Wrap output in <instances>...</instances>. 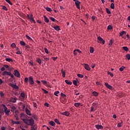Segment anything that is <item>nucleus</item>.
Here are the masks:
<instances>
[{
	"label": "nucleus",
	"instance_id": "f257e3e1",
	"mask_svg": "<svg viewBox=\"0 0 130 130\" xmlns=\"http://www.w3.org/2000/svg\"><path fill=\"white\" fill-rule=\"evenodd\" d=\"M23 122H24L25 124H26L27 125H34L35 123V121L32 118H29V119H27L22 120Z\"/></svg>",
	"mask_w": 130,
	"mask_h": 130
},
{
	"label": "nucleus",
	"instance_id": "f03ea898",
	"mask_svg": "<svg viewBox=\"0 0 130 130\" xmlns=\"http://www.w3.org/2000/svg\"><path fill=\"white\" fill-rule=\"evenodd\" d=\"M14 68H9L8 70L9 72L8 71H4L3 72V75H6L7 76H10V77H11V78H12V79H14V75H13L11 72H13V71H14Z\"/></svg>",
	"mask_w": 130,
	"mask_h": 130
},
{
	"label": "nucleus",
	"instance_id": "7ed1b4c3",
	"mask_svg": "<svg viewBox=\"0 0 130 130\" xmlns=\"http://www.w3.org/2000/svg\"><path fill=\"white\" fill-rule=\"evenodd\" d=\"M2 106L4 107V111L5 112L6 114H9L10 113L11 110L6 106V105L2 104Z\"/></svg>",
	"mask_w": 130,
	"mask_h": 130
},
{
	"label": "nucleus",
	"instance_id": "20e7f679",
	"mask_svg": "<svg viewBox=\"0 0 130 130\" xmlns=\"http://www.w3.org/2000/svg\"><path fill=\"white\" fill-rule=\"evenodd\" d=\"M11 111H12L13 113H15V114H18V113H19V111L16 109V107L15 106L11 107Z\"/></svg>",
	"mask_w": 130,
	"mask_h": 130
},
{
	"label": "nucleus",
	"instance_id": "39448f33",
	"mask_svg": "<svg viewBox=\"0 0 130 130\" xmlns=\"http://www.w3.org/2000/svg\"><path fill=\"white\" fill-rule=\"evenodd\" d=\"M28 82L29 83V85H34V80H33V77L32 76H30L28 77Z\"/></svg>",
	"mask_w": 130,
	"mask_h": 130
},
{
	"label": "nucleus",
	"instance_id": "423d86ee",
	"mask_svg": "<svg viewBox=\"0 0 130 130\" xmlns=\"http://www.w3.org/2000/svg\"><path fill=\"white\" fill-rule=\"evenodd\" d=\"M20 117V119L22 120H24L30 119V118H27V115L21 114Z\"/></svg>",
	"mask_w": 130,
	"mask_h": 130
},
{
	"label": "nucleus",
	"instance_id": "0eeeda50",
	"mask_svg": "<svg viewBox=\"0 0 130 130\" xmlns=\"http://www.w3.org/2000/svg\"><path fill=\"white\" fill-rule=\"evenodd\" d=\"M14 75L17 78H20V72L17 70H14Z\"/></svg>",
	"mask_w": 130,
	"mask_h": 130
},
{
	"label": "nucleus",
	"instance_id": "6e6552de",
	"mask_svg": "<svg viewBox=\"0 0 130 130\" xmlns=\"http://www.w3.org/2000/svg\"><path fill=\"white\" fill-rule=\"evenodd\" d=\"M9 86L13 89H19V86H17L16 84H13L12 83H9Z\"/></svg>",
	"mask_w": 130,
	"mask_h": 130
},
{
	"label": "nucleus",
	"instance_id": "1a4fd4ad",
	"mask_svg": "<svg viewBox=\"0 0 130 130\" xmlns=\"http://www.w3.org/2000/svg\"><path fill=\"white\" fill-rule=\"evenodd\" d=\"M98 40H99L100 43H102V44H105V41H104L103 39L101 38V37H98Z\"/></svg>",
	"mask_w": 130,
	"mask_h": 130
},
{
	"label": "nucleus",
	"instance_id": "9d476101",
	"mask_svg": "<svg viewBox=\"0 0 130 130\" xmlns=\"http://www.w3.org/2000/svg\"><path fill=\"white\" fill-rule=\"evenodd\" d=\"M95 127L97 129H103V126H102V125H99V124L95 125Z\"/></svg>",
	"mask_w": 130,
	"mask_h": 130
},
{
	"label": "nucleus",
	"instance_id": "9b49d317",
	"mask_svg": "<svg viewBox=\"0 0 130 130\" xmlns=\"http://www.w3.org/2000/svg\"><path fill=\"white\" fill-rule=\"evenodd\" d=\"M105 85L106 87V88H108V89H109V90H112V86L108 84V83L105 82Z\"/></svg>",
	"mask_w": 130,
	"mask_h": 130
},
{
	"label": "nucleus",
	"instance_id": "f8f14e48",
	"mask_svg": "<svg viewBox=\"0 0 130 130\" xmlns=\"http://www.w3.org/2000/svg\"><path fill=\"white\" fill-rule=\"evenodd\" d=\"M52 28H53L54 29H55V30H56V31H59V30H60V28H59V26L58 25H53L52 26Z\"/></svg>",
	"mask_w": 130,
	"mask_h": 130
},
{
	"label": "nucleus",
	"instance_id": "ddd939ff",
	"mask_svg": "<svg viewBox=\"0 0 130 130\" xmlns=\"http://www.w3.org/2000/svg\"><path fill=\"white\" fill-rule=\"evenodd\" d=\"M31 127L30 130H37V126H36V124H33V125H29Z\"/></svg>",
	"mask_w": 130,
	"mask_h": 130
},
{
	"label": "nucleus",
	"instance_id": "4468645a",
	"mask_svg": "<svg viewBox=\"0 0 130 130\" xmlns=\"http://www.w3.org/2000/svg\"><path fill=\"white\" fill-rule=\"evenodd\" d=\"M75 4L76 6V7L80 9V4H81V3L78 1H76V2H75Z\"/></svg>",
	"mask_w": 130,
	"mask_h": 130
},
{
	"label": "nucleus",
	"instance_id": "2eb2a0df",
	"mask_svg": "<svg viewBox=\"0 0 130 130\" xmlns=\"http://www.w3.org/2000/svg\"><path fill=\"white\" fill-rule=\"evenodd\" d=\"M84 68L87 71H90L91 70V68H90V67L89 66V64H85Z\"/></svg>",
	"mask_w": 130,
	"mask_h": 130
},
{
	"label": "nucleus",
	"instance_id": "dca6fc26",
	"mask_svg": "<svg viewBox=\"0 0 130 130\" xmlns=\"http://www.w3.org/2000/svg\"><path fill=\"white\" fill-rule=\"evenodd\" d=\"M74 106H75V107H79V106H83V105L80 103H75Z\"/></svg>",
	"mask_w": 130,
	"mask_h": 130
},
{
	"label": "nucleus",
	"instance_id": "f3484780",
	"mask_svg": "<svg viewBox=\"0 0 130 130\" xmlns=\"http://www.w3.org/2000/svg\"><path fill=\"white\" fill-rule=\"evenodd\" d=\"M92 107H94V108H97V106H98V103L94 102L92 104Z\"/></svg>",
	"mask_w": 130,
	"mask_h": 130
},
{
	"label": "nucleus",
	"instance_id": "a211bd4d",
	"mask_svg": "<svg viewBox=\"0 0 130 130\" xmlns=\"http://www.w3.org/2000/svg\"><path fill=\"white\" fill-rule=\"evenodd\" d=\"M11 102H13V103H16V102H17V99L15 98H11Z\"/></svg>",
	"mask_w": 130,
	"mask_h": 130
},
{
	"label": "nucleus",
	"instance_id": "6ab92c4d",
	"mask_svg": "<svg viewBox=\"0 0 130 130\" xmlns=\"http://www.w3.org/2000/svg\"><path fill=\"white\" fill-rule=\"evenodd\" d=\"M49 124L51 125V126L55 127V123L53 122V121H51L49 122Z\"/></svg>",
	"mask_w": 130,
	"mask_h": 130
},
{
	"label": "nucleus",
	"instance_id": "aec40b11",
	"mask_svg": "<svg viewBox=\"0 0 130 130\" xmlns=\"http://www.w3.org/2000/svg\"><path fill=\"white\" fill-rule=\"evenodd\" d=\"M62 76L63 78H66V71H63V69L61 70Z\"/></svg>",
	"mask_w": 130,
	"mask_h": 130
},
{
	"label": "nucleus",
	"instance_id": "412c9836",
	"mask_svg": "<svg viewBox=\"0 0 130 130\" xmlns=\"http://www.w3.org/2000/svg\"><path fill=\"white\" fill-rule=\"evenodd\" d=\"M44 21L45 22H46V23H49V19H48V18L46 16H44Z\"/></svg>",
	"mask_w": 130,
	"mask_h": 130
},
{
	"label": "nucleus",
	"instance_id": "4be33fe9",
	"mask_svg": "<svg viewBox=\"0 0 130 130\" xmlns=\"http://www.w3.org/2000/svg\"><path fill=\"white\" fill-rule=\"evenodd\" d=\"M41 82L44 84V85H45V86H48L49 83H47V81L45 80H42Z\"/></svg>",
	"mask_w": 130,
	"mask_h": 130
},
{
	"label": "nucleus",
	"instance_id": "5701e85b",
	"mask_svg": "<svg viewBox=\"0 0 130 130\" xmlns=\"http://www.w3.org/2000/svg\"><path fill=\"white\" fill-rule=\"evenodd\" d=\"M5 60H6V61H8V62H13V59L12 58H7L5 59Z\"/></svg>",
	"mask_w": 130,
	"mask_h": 130
},
{
	"label": "nucleus",
	"instance_id": "b1692460",
	"mask_svg": "<svg viewBox=\"0 0 130 130\" xmlns=\"http://www.w3.org/2000/svg\"><path fill=\"white\" fill-rule=\"evenodd\" d=\"M65 83H66V84H68V85H72V84H73V82H72V81H69L68 80H65Z\"/></svg>",
	"mask_w": 130,
	"mask_h": 130
},
{
	"label": "nucleus",
	"instance_id": "393cba45",
	"mask_svg": "<svg viewBox=\"0 0 130 130\" xmlns=\"http://www.w3.org/2000/svg\"><path fill=\"white\" fill-rule=\"evenodd\" d=\"M20 96L22 97V99H25V92H21Z\"/></svg>",
	"mask_w": 130,
	"mask_h": 130
},
{
	"label": "nucleus",
	"instance_id": "a878e982",
	"mask_svg": "<svg viewBox=\"0 0 130 130\" xmlns=\"http://www.w3.org/2000/svg\"><path fill=\"white\" fill-rule=\"evenodd\" d=\"M11 123H12L13 124H19V121H14L13 120H11Z\"/></svg>",
	"mask_w": 130,
	"mask_h": 130
},
{
	"label": "nucleus",
	"instance_id": "bb28decb",
	"mask_svg": "<svg viewBox=\"0 0 130 130\" xmlns=\"http://www.w3.org/2000/svg\"><path fill=\"white\" fill-rule=\"evenodd\" d=\"M36 61H37V62L39 63V64H41V63L42 62V61H41V59H40V58L37 59Z\"/></svg>",
	"mask_w": 130,
	"mask_h": 130
},
{
	"label": "nucleus",
	"instance_id": "cd10ccee",
	"mask_svg": "<svg viewBox=\"0 0 130 130\" xmlns=\"http://www.w3.org/2000/svg\"><path fill=\"white\" fill-rule=\"evenodd\" d=\"M20 45H22V46H25L26 45V43L24 42V41H21L20 42Z\"/></svg>",
	"mask_w": 130,
	"mask_h": 130
},
{
	"label": "nucleus",
	"instance_id": "c85d7f7f",
	"mask_svg": "<svg viewBox=\"0 0 130 130\" xmlns=\"http://www.w3.org/2000/svg\"><path fill=\"white\" fill-rule=\"evenodd\" d=\"M122 125H123V122H121L120 123H118V124H117L118 127H120L122 126Z\"/></svg>",
	"mask_w": 130,
	"mask_h": 130
},
{
	"label": "nucleus",
	"instance_id": "c756f323",
	"mask_svg": "<svg viewBox=\"0 0 130 130\" xmlns=\"http://www.w3.org/2000/svg\"><path fill=\"white\" fill-rule=\"evenodd\" d=\"M125 69V67H124V66H122L119 68V71H120V72H123V70H124Z\"/></svg>",
	"mask_w": 130,
	"mask_h": 130
},
{
	"label": "nucleus",
	"instance_id": "7c9ffc66",
	"mask_svg": "<svg viewBox=\"0 0 130 130\" xmlns=\"http://www.w3.org/2000/svg\"><path fill=\"white\" fill-rule=\"evenodd\" d=\"M106 13H107L109 14H111V12L110 11V10H109V9L108 8H106Z\"/></svg>",
	"mask_w": 130,
	"mask_h": 130
},
{
	"label": "nucleus",
	"instance_id": "2f4dec72",
	"mask_svg": "<svg viewBox=\"0 0 130 130\" xmlns=\"http://www.w3.org/2000/svg\"><path fill=\"white\" fill-rule=\"evenodd\" d=\"M92 94L94 96H95V97H97V96H98V92L96 91H93Z\"/></svg>",
	"mask_w": 130,
	"mask_h": 130
},
{
	"label": "nucleus",
	"instance_id": "473e14b6",
	"mask_svg": "<svg viewBox=\"0 0 130 130\" xmlns=\"http://www.w3.org/2000/svg\"><path fill=\"white\" fill-rule=\"evenodd\" d=\"M46 10L48 11V12H52V10H51V8H49V7H46L45 8Z\"/></svg>",
	"mask_w": 130,
	"mask_h": 130
},
{
	"label": "nucleus",
	"instance_id": "72a5a7b5",
	"mask_svg": "<svg viewBox=\"0 0 130 130\" xmlns=\"http://www.w3.org/2000/svg\"><path fill=\"white\" fill-rule=\"evenodd\" d=\"M89 51L90 53H93V52H94V48L90 47Z\"/></svg>",
	"mask_w": 130,
	"mask_h": 130
},
{
	"label": "nucleus",
	"instance_id": "f704fd0d",
	"mask_svg": "<svg viewBox=\"0 0 130 130\" xmlns=\"http://www.w3.org/2000/svg\"><path fill=\"white\" fill-rule=\"evenodd\" d=\"M18 115L17 114L15 115V119L17 121H18L19 120V118Z\"/></svg>",
	"mask_w": 130,
	"mask_h": 130
},
{
	"label": "nucleus",
	"instance_id": "c9c22d12",
	"mask_svg": "<svg viewBox=\"0 0 130 130\" xmlns=\"http://www.w3.org/2000/svg\"><path fill=\"white\" fill-rule=\"evenodd\" d=\"M61 95L62 96V97H63L64 100L67 99V95H66L64 93H61Z\"/></svg>",
	"mask_w": 130,
	"mask_h": 130
},
{
	"label": "nucleus",
	"instance_id": "e433bc0d",
	"mask_svg": "<svg viewBox=\"0 0 130 130\" xmlns=\"http://www.w3.org/2000/svg\"><path fill=\"white\" fill-rule=\"evenodd\" d=\"M124 33H125V31H122L119 33V36L121 37L123 35V34H124Z\"/></svg>",
	"mask_w": 130,
	"mask_h": 130
},
{
	"label": "nucleus",
	"instance_id": "4c0bfd02",
	"mask_svg": "<svg viewBox=\"0 0 130 130\" xmlns=\"http://www.w3.org/2000/svg\"><path fill=\"white\" fill-rule=\"evenodd\" d=\"M54 121L57 123V124L60 125V123L59 122V120H58L57 119H55Z\"/></svg>",
	"mask_w": 130,
	"mask_h": 130
},
{
	"label": "nucleus",
	"instance_id": "58836bf2",
	"mask_svg": "<svg viewBox=\"0 0 130 130\" xmlns=\"http://www.w3.org/2000/svg\"><path fill=\"white\" fill-rule=\"evenodd\" d=\"M28 81H29V78L26 77L24 78V82L25 83H26V84H27Z\"/></svg>",
	"mask_w": 130,
	"mask_h": 130
},
{
	"label": "nucleus",
	"instance_id": "ea45409f",
	"mask_svg": "<svg viewBox=\"0 0 130 130\" xmlns=\"http://www.w3.org/2000/svg\"><path fill=\"white\" fill-rule=\"evenodd\" d=\"M122 48L125 51H128V48L127 47H123Z\"/></svg>",
	"mask_w": 130,
	"mask_h": 130
},
{
	"label": "nucleus",
	"instance_id": "a19ab883",
	"mask_svg": "<svg viewBox=\"0 0 130 130\" xmlns=\"http://www.w3.org/2000/svg\"><path fill=\"white\" fill-rule=\"evenodd\" d=\"M107 29L108 30H112V26H111V25H108L107 27Z\"/></svg>",
	"mask_w": 130,
	"mask_h": 130
},
{
	"label": "nucleus",
	"instance_id": "79ce46f5",
	"mask_svg": "<svg viewBox=\"0 0 130 130\" xmlns=\"http://www.w3.org/2000/svg\"><path fill=\"white\" fill-rule=\"evenodd\" d=\"M111 9L113 10L114 9V3H111V6H110Z\"/></svg>",
	"mask_w": 130,
	"mask_h": 130
},
{
	"label": "nucleus",
	"instance_id": "37998d69",
	"mask_svg": "<svg viewBox=\"0 0 130 130\" xmlns=\"http://www.w3.org/2000/svg\"><path fill=\"white\" fill-rule=\"evenodd\" d=\"M25 112H26V114H29V113H30V111H29L28 108H25Z\"/></svg>",
	"mask_w": 130,
	"mask_h": 130
},
{
	"label": "nucleus",
	"instance_id": "c03bdc74",
	"mask_svg": "<svg viewBox=\"0 0 130 130\" xmlns=\"http://www.w3.org/2000/svg\"><path fill=\"white\" fill-rule=\"evenodd\" d=\"M90 111L91 112H93V111H95V109H96V108H95L94 107H91L90 108Z\"/></svg>",
	"mask_w": 130,
	"mask_h": 130
},
{
	"label": "nucleus",
	"instance_id": "a18cd8bd",
	"mask_svg": "<svg viewBox=\"0 0 130 130\" xmlns=\"http://www.w3.org/2000/svg\"><path fill=\"white\" fill-rule=\"evenodd\" d=\"M126 57L128 59V60H129V59H130V55H129V54H127L126 55Z\"/></svg>",
	"mask_w": 130,
	"mask_h": 130
},
{
	"label": "nucleus",
	"instance_id": "49530a36",
	"mask_svg": "<svg viewBox=\"0 0 130 130\" xmlns=\"http://www.w3.org/2000/svg\"><path fill=\"white\" fill-rule=\"evenodd\" d=\"M107 74H108V75H110V76H111V77H113V74H112L111 72L108 71Z\"/></svg>",
	"mask_w": 130,
	"mask_h": 130
},
{
	"label": "nucleus",
	"instance_id": "de8ad7c7",
	"mask_svg": "<svg viewBox=\"0 0 130 130\" xmlns=\"http://www.w3.org/2000/svg\"><path fill=\"white\" fill-rule=\"evenodd\" d=\"M113 43V41H112V40H110L109 45L110 46H112Z\"/></svg>",
	"mask_w": 130,
	"mask_h": 130
},
{
	"label": "nucleus",
	"instance_id": "09e8293b",
	"mask_svg": "<svg viewBox=\"0 0 130 130\" xmlns=\"http://www.w3.org/2000/svg\"><path fill=\"white\" fill-rule=\"evenodd\" d=\"M77 77H78V78H84V75L82 74H77Z\"/></svg>",
	"mask_w": 130,
	"mask_h": 130
},
{
	"label": "nucleus",
	"instance_id": "8fccbe9b",
	"mask_svg": "<svg viewBox=\"0 0 130 130\" xmlns=\"http://www.w3.org/2000/svg\"><path fill=\"white\" fill-rule=\"evenodd\" d=\"M11 46L12 48H15L16 47V44L13 43L11 44Z\"/></svg>",
	"mask_w": 130,
	"mask_h": 130
},
{
	"label": "nucleus",
	"instance_id": "3c124183",
	"mask_svg": "<svg viewBox=\"0 0 130 130\" xmlns=\"http://www.w3.org/2000/svg\"><path fill=\"white\" fill-rule=\"evenodd\" d=\"M5 1L6 2H7V3L9 4V5H11V6L13 5V3H12L10 0H5Z\"/></svg>",
	"mask_w": 130,
	"mask_h": 130
},
{
	"label": "nucleus",
	"instance_id": "603ef678",
	"mask_svg": "<svg viewBox=\"0 0 130 130\" xmlns=\"http://www.w3.org/2000/svg\"><path fill=\"white\" fill-rule=\"evenodd\" d=\"M57 94H59V92L58 91H56L54 93V95L55 96H58Z\"/></svg>",
	"mask_w": 130,
	"mask_h": 130
},
{
	"label": "nucleus",
	"instance_id": "864d4df0",
	"mask_svg": "<svg viewBox=\"0 0 130 130\" xmlns=\"http://www.w3.org/2000/svg\"><path fill=\"white\" fill-rule=\"evenodd\" d=\"M29 20H30V22H32V21L33 20H34V18H33V15L31 14L30 15V18H29Z\"/></svg>",
	"mask_w": 130,
	"mask_h": 130
},
{
	"label": "nucleus",
	"instance_id": "5fc2aeb1",
	"mask_svg": "<svg viewBox=\"0 0 130 130\" xmlns=\"http://www.w3.org/2000/svg\"><path fill=\"white\" fill-rule=\"evenodd\" d=\"M3 7V10H4V11H7L8 10V8H7V7L5 6H2Z\"/></svg>",
	"mask_w": 130,
	"mask_h": 130
},
{
	"label": "nucleus",
	"instance_id": "6e6d98bb",
	"mask_svg": "<svg viewBox=\"0 0 130 130\" xmlns=\"http://www.w3.org/2000/svg\"><path fill=\"white\" fill-rule=\"evenodd\" d=\"M0 95H1V97L3 98L4 97V96H5V93H4V92L1 91L0 92Z\"/></svg>",
	"mask_w": 130,
	"mask_h": 130
},
{
	"label": "nucleus",
	"instance_id": "4d7b16f0",
	"mask_svg": "<svg viewBox=\"0 0 130 130\" xmlns=\"http://www.w3.org/2000/svg\"><path fill=\"white\" fill-rule=\"evenodd\" d=\"M73 83L75 85V86H78V84H77V81L76 80H74L73 81Z\"/></svg>",
	"mask_w": 130,
	"mask_h": 130
},
{
	"label": "nucleus",
	"instance_id": "13d9d810",
	"mask_svg": "<svg viewBox=\"0 0 130 130\" xmlns=\"http://www.w3.org/2000/svg\"><path fill=\"white\" fill-rule=\"evenodd\" d=\"M44 50H45V52L46 53H47V54L49 53V52H48V49H47V48H44Z\"/></svg>",
	"mask_w": 130,
	"mask_h": 130
},
{
	"label": "nucleus",
	"instance_id": "bf43d9fd",
	"mask_svg": "<svg viewBox=\"0 0 130 130\" xmlns=\"http://www.w3.org/2000/svg\"><path fill=\"white\" fill-rule=\"evenodd\" d=\"M4 67L6 68V69H10V67H9V65L8 64H4Z\"/></svg>",
	"mask_w": 130,
	"mask_h": 130
},
{
	"label": "nucleus",
	"instance_id": "052dcab7",
	"mask_svg": "<svg viewBox=\"0 0 130 130\" xmlns=\"http://www.w3.org/2000/svg\"><path fill=\"white\" fill-rule=\"evenodd\" d=\"M42 90H43V91L44 92V93L45 94H48V91H47V90H45L44 89H42Z\"/></svg>",
	"mask_w": 130,
	"mask_h": 130
},
{
	"label": "nucleus",
	"instance_id": "680f3d73",
	"mask_svg": "<svg viewBox=\"0 0 130 130\" xmlns=\"http://www.w3.org/2000/svg\"><path fill=\"white\" fill-rule=\"evenodd\" d=\"M26 37L27 38V39H28V40H32V38H31V37H29L28 36H26Z\"/></svg>",
	"mask_w": 130,
	"mask_h": 130
},
{
	"label": "nucleus",
	"instance_id": "e2e57ef3",
	"mask_svg": "<svg viewBox=\"0 0 130 130\" xmlns=\"http://www.w3.org/2000/svg\"><path fill=\"white\" fill-rule=\"evenodd\" d=\"M50 19L52 22H54V21H55V19H54L53 17H50Z\"/></svg>",
	"mask_w": 130,
	"mask_h": 130
},
{
	"label": "nucleus",
	"instance_id": "0e129e2a",
	"mask_svg": "<svg viewBox=\"0 0 130 130\" xmlns=\"http://www.w3.org/2000/svg\"><path fill=\"white\" fill-rule=\"evenodd\" d=\"M44 106H46V107H48L49 106V104H48L47 103H45L44 104Z\"/></svg>",
	"mask_w": 130,
	"mask_h": 130
},
{
	"label": "nucleus",
	"instance_id": "69168bd1",
	"mask_svg": "<svg viewBox=\"0 0 130 130\" xmlns=\"http://www.w3.org/2000/svg\"><path fill=\"white\" fill-rule=\"evenodd\" d=\"M77 49H75V50H74V55H77Z\"/></svg>",
	"mask_w": 130,
	"mask_h": 130
},
{
	"label": "nucleus",
	"instance_id": "338daca9",
	"mask_svg": "<svg viewBox=\"0 0 130 130\" xmlns=\"http://www.w3.org/2000/svg\"><path fill=\"white\" fill-rule=\"evenodd\" d=\"M91 67L92 69H94V68H95V64L92 63L91 64Z\"/></svg>",
	"mask_w": 130,
	"mask_h": 130
},
{
	"label": "nucleus",
	"instance_id": "774afa93",
	"mask_svg": "<svg viewBox=\"0 0 130 130\" xmlns=\"http://www.w3.org/2000/svg\"><path fill=\"white\" fill-rule=\"evenodd\" d=\"M33 118H34V119H36V120H37L38 118V117L36 116L35 115L33 116Z\"/></svg>",
	"mask_w": 130,
	"mask_h": 130
}]
</instances>
